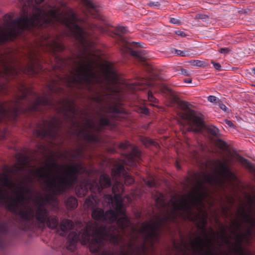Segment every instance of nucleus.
<instances>
[{"label": "nucleus", "instance_id": "nucleus-1", "mask_svg": "<svg viewBox=\"0 0 255 255\" xmlns=\"http://www.w3.org/2000/svg\"><path fill=\"white\" fill-rule=\"evenodd\" d=\"M99 57L91 53L80 55L74 62L73 70L69 76L62 80L67 86L82 83L87 85H96L102 92L96 98L97 102L104 101L106 106L103 109L105 113H118L120 111L116 103L107 101V99L119 100L120 91L119 77L114 66L109 61H103L99 65Z\"/></svg>", "mask_w": 255, "mask_h": 255}, {"label": "nucleus", "instance_id": "nucleus-2", "mask_svg": "<svg viewBox=\"0 0 255 255\" xmlns=\"http://www.w3.org/2000/svg\"><path fill=\"white\" fill-rule=\"evenodd\" d=\"M28 13L24 10L21 16L13 21L10 15H5L0 26V42L15 37L22 29L29 26H40L52 21L60 22V2L41 8L33 6Z\"/></svg>", "mask_w": 255, "mask_h": 255}, {"label": "nucleus", "instance_id": "nucleus-3", "mask_svg": "<svg viewBox=\"0 0 255 255\" xmlns=\"http://www.w3.org/2000/svg\"><path fill=\"white\" fill-rule=\"evenodd\" d=\"M208 196L207 189L202 183H198L190 192L184 196L174 197L168 205L166 220L181 217L203 225L207 222V213L204 202Z\"/></svg>", "mask_w": 255, "mask_h": 255}, {"label": "nucleus", "instance_id": "nucleus-4", "mask_svg": "<svg viewBox=\"0 0 255 255\" xmlns=\"http://www.w3.org/2000/svg\"><path fill=\"white\" fill-rule=\"evenodd\" d=\"M83 171L82 165L79 163L59 166L53 162L46 161L43 166L30 169V174L42 182L50 191L58 194L70 187L76 180L77 174Z\"/></svg>", "mask_w": 255, "mask_h": 255}, {"label": "nucleus", "instance_id": "nucleus-5", "mask_svg": "<svg viewBox=\"0 0 255 255\" xmlns=\"http://www.w3.org/2000/svg\"><path fill=\"white\" fill-rule=\"evenodd\" d=\"M0 201L7 204L10 210L29 220L34 215L30 201L23 189L16 186L6 175H0Z\"/></svg>", "mask_w": 255, "mask_h": 255}, {"label": "nucleus", "instance_id": "nucleus-6", "mask_svg": "<svg viewBox=\"0 0 255 255\" xmlns=\"http://www.w3.org/2000/svg\"><path fill=\"white\" fill-rule=\"evenodd\" d=\"M202 235H196L188 244L182 242L180 247L178 249L182 255H212V247L217 243L219 244H227L228 240L224 232L220 235L222 243H219V237L212 229H210L206 233L202 230Z\"/></svg>", "mask_w": 255, "mask_h": 255}, {"label": "nucleus", "instance_id": "nucleus-7", "mask_svg": "<svg viewBox=\"0 0 255 255\" xmlns=\"http://www.w3.org/2000/svg\"><path fill=\"white\" fill-rule=\"evenodd\" d=\"M112 231V233L104 234L102 229L97 224L90 223L87 225L86 230L82 233L78 235L75 233H72L68 236V239L72 245L80 241L82 244L88 245L91 252H95L102 246L105 240L114 243H118V231Z\"/></svg>", "mask_w": 255, "mask_h": 255}, {"label": "nucleus", "instance_id": "nucleus-8", "mask_svg": "<svg viewBox=\"0 0 255 255\" xmlns=\"http://www.w3.org/2000/svg\"><path fill=\"white\" fill-rule=\"evenodd\" d=\"M112 204L116 209V213L113 211H109L104 214L102 209H93L94 203L90 199H86L84 206L86 208L93 209L92 217L95 220L101 221H106L108 222L117 220V225L121 229L128 227L129 225V222L124 214L121 197L118 194H115L114 197L112 199Z\"/></svg>", "mask_w": 255, "mask_h": 255}, {"label": "nucleus", "instance_id": "nucleus-9", "mask_svg": "<svg viewBox=\"0 0 255 255\" xmlns=\"http://www.w3.org/2000/svg\"><path fill=\"white\" fill-rule=\"evenodd\" d=\"M238 217L247 226L245 233L240 234V240L248 241L253 234L252 228L255 226V198L248 196L247 205L239 209Z\"/></svg>", "mask_w": 255, "mask_h": 255}, {"label": "nucleus", "instance_id": "nucleus-10", "mask_svg": "<svg viewBox=\"0 0 255 255\" xmlns=\"http://www.w3.org/2000/svg\"><path fill=\"white\" fill-rule=\"evenodd\" d=\"M162 222V221L159 218L156 219L155 222L144 224L142 225L139 234L145 238V241L141 250L145 252L147 248L156 243L158 239V230Z\"/></svg>", "mask_w": 255, "mask_h": 255}, {"label": "nucleus", "instance_id": "nucleus-11", "mask_svg": "<svg viewBox=\"0 0 255 255\" xmlns=\"http://www.w3.org/2000/svg\"><path fill=\"white\" fill-rule=\"evenodd\" d=\"M109 123V119L107 116L105 115L101 118L98 125L92 121H88L82 130L81 134L85 139L92 141L95 139L94 131L100 130L103 126L108 125Z\"/></svg>", "mask_w": 255, "mask_h": 255}, {"label": "nucleus", "instance_id": "nucleus-12", "mask_svg": "<svg viewBox=\"0 0 255 255\" xmlns=\"http://www.w3.org/2000/svg\"><path fill=\"white\" fill-rule=\"evenodd\" d=\"M185 107H187L186 103L184 104ZM184 112L181 115V118L186 120L191 127L190 130L194 131H199L205 126L201 116L197 115L195 112L189 109L184 108Z\"/></svg>", "mask_w": 255, "mask_h": 255}, {"label": "nucleus", "instance_id": "nucleus-13", "mask_svg": "<svg viewBox=\"0 0 255 255\" xmlns=\"http://www.w3.org/2000/svg\"><path fill=\"white\" fill-rule=\"evenodd\" d=\"M19 90L21 93V95L18 96L17 99L14 102L6 105L0 104V119L6 113L13 112L15 113L17 112L20 100L25 97L27 93L29 92V90L23 86L19 88Z\"/></svg>", "mask_w": 255, "mask_h": 255}, {"label": "nucleus", "instance_id": "nucleus-14", "mask_svg": "<svg viewBox=\"0 0 255 255\" xmlns=\"http://www.w3.org/2000/svg\"><path fill=\"white\" fill-rule=\"evenodd\" d=\"M48 93H44L42 97H38L36 98V101L32 106V110H36L38 105L48 104L50 103V93L56 92L57 90V84L53 82L48 86Z\"/></svg>", "mask_w": 255, "mask_h": 255}, {"label": "nucleus", "instance_id": "nucleus-15", "mask_svg": "<svg viewBox=\"0 0 255 255\" xmlns=\"http://www.w3.org/2000/svg\"><path fill=\"white\" fill-rule=\"evenodd\" d=\"M111 181L107 175H103L100 177L99 183H94L93 184L88 185L87 188L95 192H100L104 188L110 186Z\"/></svg>", "mask_w": 255, "mask_h": 255}, {"label": "nucleus", "instance_id": "nucleus-16", "mask_svg": "<svg viewBox=\"0 0 255 255\" xmlns=\"http://www.w3.org/2000/svg\"><path fill=\"white\" fill-rule=\"evenodd\" d=\"M28 59L29 62L27 64L26 68L22 70L24 73H27L28 74H34L37 72V68L39 66L38 61L36 59V56L35 53L31 52L28 55Z\"/></svg>", "mask_w": 255, "mask_h": 255}, {"label": "nucleus", "instance_id": "nucleus-17", "mask_svg": "<svg viewBox=\"0 0 255 255\" xmlns=\"http://www.w3.org/2000/svg\"><path fill=\"white\" fill-rule=\"evenodd\" d=\"M218 164L220 169V176L222 178L231 182L236 180L235 175L227 167L226 162L219 161Z\"/></svg>", "mask_w": 255, "mask_h": 255}, {"label": "nucleus", "instance_id": "nucleus-18", "mask_svg": "<svg viewBox=\"0 0 255 255\" xmlns=\"http://www.w3.org/2000/svg\"><path fill=\"white\" fill-rule=\"evenodd\" d=\"M42 45H46L50 50L53 51H60L63 49L61 41L58 38H50L42 44Z\"/></svg>", "mask_w": 255, "mask_h": 255}, {"label": "nucleus", "instance_id": "nucleus-19", "mask_svg": "<svg viewBox=\"0 0 255 255\" xmlns=\"http://www.w3.org/2000/svg\"><path fill=\"white\" fill-rule=\"evenodd\" d=\"M58 124H59V121L56 119H53L49 122H46L44 124L43 134H48L50 131H52L54 128H56Z\"/></svg>", "mask_w": 255, "mask_h": 255}, {"label": "nucleus", "instance_id": "nucleus-20", "mask_svg": "<svg viewBox=\"0 0 255 255\" xmlns=\"http://www.w3.org/2000/svg\"><path fill=\"white\" fill-rule=\"evenodd\" d=\"M202 176L203 182H209L210 184H217L221 186L223 185V183L220 179L216 178L213 175H207L205 174L204 173H203Z\"/></svg>", "mask_w": 255, "mask_h": 255}, {"label": "nucleus", "instance_id": "nucleus-21", "mask_svg": "<svg viewBox=\"0 0 255 255\" xmlns=\"http://www.w3.org/2000/svg\"><path fill=\"white\" fill-rule=\"evenodd\" d=\"M35 216L37 220L41 222L44 223L47 219V212L43 206H40L37 209Z\"/></svg>", "mask_w": 255, "mask_h": 255}, {"label": "nucleus", "instance_id": "nucleus-22", "mask_svg": "<svg viewBox=\"0 0 255 255\" xmlns=\"http://www.w3.org/2000/svg\"><path fill=\"white\" fill-rule=\"evenodd\" d=\"M17 73V70L11 66H8L6 68H5L4 73H2L0 72V80L3 79L4 76L6 75H12L14 74H16ZM2 87L1 88L0 86V90H2Z\"/></svg>", "mask_w": 255, "mask_h": 255}, {"label": "nucleus", "instance_id": "nucleus-23", "mask_svg": "<svg viewBox=\"0 0 255 255\" xmlns=\"http://www.w3.org/2000/svg\"><path fill=\"white\" fill-rule=\"evenodd\" d=\"M72 227L73 223L71 221L69 220H64L61 224V229L64 232L71 229Z\"/></svg>", "mask_w": 255, "mask_h": 255}, {"label": "nucleus", "instance_id": "nucleus-24", "mask_svg": "<svg viewBox=\"0 0 255 255\" xmlns=\"http://www.w3.org/2000/svg\"><path fill=\"white\" fill-rule=\"evenodd\" d=\"M57 219L55 217H49L47 219V226L51 228H55L58 225Z\"/></svg>", "mask_w": 255, "mask_h": 255}, {"label": "nucleus", "instance_id": "nucleus-25", "mask_svg": "<svg viewBox=\"0 0 255 255\" xmlns=\"http://www.w3.org/2000/svg\"><path fill=\"white\" fill-rule=\"evenodd\" d=\"M124 171V166L122 164L118 165L112 170V175L114 176H118Z\"/></svg>", "mask_w": 255, "mask_h": 255}, {"label": "nucleus", "instance_id": "nucleus-26", "mask_svg": "<svg viewBox=\"0 0 255 255\" xmlns=\"http://www.w3.org/2000/svg\"><path fill=\"white\" fill-rule=\"evenodd\" d=\"M189 63L191 65L198 67H204L206 66V63L201 60H193L189 61Z\"/></svg>", "mask_w": 255, "mask_h": 255}, {"label": "nucleus", "instance_id": "nucleus-27", "mask_svg": "<svg viewBox=\"0 0 255 255\" xmlns=\"http://www.w3.org/2000/svg\"><path fill=\"white\" fill-rule=\"evenodd\" d=\"M67 204V206L71 208H75L78 205L77 200L74 197H70L68 198Z\"/></svg>", "mask_w": 255, "mask_h": 255}, {"label": "nucleus", "instance_id": "nucleus-28", "mask_svg": "<svg viewBox=\"0 0 255 255\" xmlns=\"http://www.w3.org/2000/svg\"><path fill=\"white\" fill-rule=\"evenodd\" d=\"M84 5L86 6L88 8H91V10H96L94 4L90 0H82Z\"/></svg>", "mask_w": 255, "mask_h": 255}, {"label": "nucleus", "instance_id": "nucleus-29", "mask_svg": "<svg viewBox=\"0 0 255 255\" xmlns=\"http://www.w3.org/2000/svg\"><path fill=\"white\" fill-rule=\"evenodd\" d=\"M208 130L210 133L214 135L217 136L219 134V130L215 127L211 126L209 127Z\"/></svg>", "mask_w": 255, "mask_h": 255}, {"label": "nucleus", "instance_id": "nucleus-30", "mask_svg": "<svg viewBox=\"0 0 255 255\" xmlns=\"http://www.w3.org/2000/svg\"><path fill=\"white\" fill-rule=\"evenodd\" d=\"M124 178L125 180V184L127 185H129L134 182V180L132 177L128 174L125 175Z\"/></svg>", "mask_w": 255, "mask_h": 255}, {"label": "nucleus", "instance_id": "nucleus-31", "mask_svg": "<svg viewBox=\"0 0 255 255\" xmlns=\"http://www.w3.org/2000/svg\"><path fill=\"white\" fill-rule=\"evenodd\" d=\"M132 44L135 45H136L137 46L142 47L141 43L139 42H132ZM131 45V43H126L125 44H124V46H125V49H130ZM123 50L125 52L128 51L127 49H124Z\"/></svg>", "mask_w": 255, "mask_h": 255}, {"label": "nucleus", "instance_id": "nucleus-32", "mask_svg": "<svg viewBox=\"0 0 255 255\" xmlns=\"http://www.w3.org/2000/svg\"><path fill=\"white\" fill-rule=\"evenodd\" d=\"M19 163V165H17L16 168L17 170H24L27 167V165L25 163H20V161L18 162Z\"/></svg>", "mask_w": 255, "mask_h": 255}, {"label": "nucleus", "instance_id": "nucleus-33", "mask_svg": "<svg viewBox=\"0 0 255 255\" xmlns=\"http://www.w3.org/2000/svg\"><path fill=\"white\" fill-rule=\"evenodd\" d=\"M217 145L223 149H225L227 148V144L225 142L222 140H219L217 142Z\"/></svg>", "mask_w": 255, "mask_h": 255}, {"label": "nucleus", "instance_id": "nucleus-34", "mask_svg": "<svg viewBox=\"0 0 255 255\" xmlns=\"http://www.w3.org/2000/svg\"><path fill=\"white\" fill-rule=\"evenodd\" d=\"M60 106H61L60 108V109L59 110L60 111L67 110L68 109V101H65L63 102Z\"/></svg>", "mask_w": 255, "mask_h": 255}, {"label": "nucleus", "instance_id": "nucleus-35", "mask_svg": "<svg viewBox=\"0 0 255 255\" xmlns=\"http://www.w3.org/2000/svg\"><path fill=\"white\" fill-rule=\"evenodd\" d=\"M139 154V151L137 148H134L132 151V158L133 157H138Z\"/></svg>", "mask_w": 255, "mask_h": 255}, {"label": "nucleus", "instance_id": "nucleus-36", "mask_svg": "<svg viewBox=\"0 0 255 255\" xmlns=\"http://www.w3.org/2000/svg\"><path fill=\"white\" fill-rule=\"evenodd\" d=\"M212 63L213 64L214 67L216 70H217V71H221L222 70V67L219 63L212 62Z\"/></svg>", "mask_w": 255, "mask_h": 255}, {"label": "nucleus", "instance_id": "nucleus-37", "mask_svg": "<svg viewBox=\"0 0 255 255\" xmlns=\"http://www.w3.org/2000/svg\"><path fill=\"white\" fill-rule=\"evenodd\" d=\"M170 22L171 23L176 24V25H178V24H180V23H181L179 19L175 18H171L170 19Z\"/></svg>", "mask_w": 255, "mask_h": 255}, {"label": "nucleus", "instance_id": "nucleus-38", "mask_svg": "<svg viewBox=\"0 0 255 255\" xmlns=\"http://www.w3.org/2000/svg\"><path fill=\"white\" fill-rule=\"evenodd\" d=\"M148 99L149 101L153 103H155L156 101V99L153 96L151 93H148Z\"/></svg>", "mask_w": 255, "mask_h": 255}, {"label": "nucleus", "instance_id": "nucleus-39", "mask_svg": "<svg viewBox=\"0 0 255 255\" xmlns=\"http://www.w3.org/2000/svg\"><path fill=\"white\" fill-rule=\"evenodd\" d=\"M146 184L149 187H152L155 185V180L154 179H150L146 182Z\"/></svg>", "mask_w": 255, "mask_h": 255}, {"label": "nucleus", "instance_id": "nucleus-40", "mask_svg": "<svg viewBox=\"0 0 255 255\" xmlns=\"http://www.w3.org/2000/svg\"><path fill=\"white\" fill-rule=\"evenodd\" d=\"M176 34L182 37H184L186 36V34L183 31L178 30L175 32Z\"/></svg>", "mask_w": 255, "mask_h": 255}, {"label": "nucleus", "instance_id": "nucleus-41", "mask_svg": "<svg viewBox=\"0 0 255 255\" xmlns=\"http://www.w3.org/2000/svg\"><path fill=\"white\" fill-rule=\"evenodd\" d=\"M208 100L211 103H214L216 102L217 98L214 96H210L208 97Z\"/></svg>", "mask_w": 255, "mask_h": 255}, {"label": "nucleus", "instance_id": "nucleus-42", "mask_svg": "<svg viewBox=\"0 0 255 255\" xmlns=\"http://www.w3.org/2000/svg\"><path fill=\"white\" fill-rule=\"evenodd\" d=\"M118 30L119 32H121L122 33H125L127 31L126 28L123 27V26H119L118 27Z\"/></svg>", "mask_w": 255, "mask_h": 255}, {"label": "nucleus", "instance_id": "nucleus-43", "mask_svg": "<svg viewBox=\"0 0 255 255\" xmlns=\"http://www.w3.org/2000/svg\"><path fill=\"white\" fill-rule=\"evenodd\" d=\"M126 163L130 166H133L134 165L132 160L130 159V157H128V161H127Z\"/></svg>", "mask_w": 255, "mask_h": 255}, {"label": "nucleus", "instance_id": "nucleus-44", "mask_svg": "<svg viewBox=\"0 0 255 255\" xmlns=\"http://www.w3.org/2000/svg\"><path fill=\"white\" fill-rule=\"evenodd\" d=\"M142 142L144 144H145L146 146L148 145V143H150L151 142V141H150L149 139L147 138H144L142 140Z\"/></svg>", "mask_w": 255, "mask_h": 255}, {"label": "nucleus", "instance_id": "nucleus-45", "mask_svg": "<svg viewBox=\"0 0 255 255\" xmlns=\"http://www.w3.org/2000/svg\"><path fill=\"white\" fill-rule=\"evenodd\" d=\"M226 124L230 128H234V124L232 122L229 120H225Z\"/></svg>", "mask_w": 255, "mask_h": 255}, {"label": "nucleus", "instance_id": "nucleus-46", "mask_svg": "<svg viewBox=\"0 0 255 255\" xmlns=\"http://www.w3.org/2000/svg\"><path fill=\"white\" fill-rule=\"evenodd\" d=\"M127 87L129 89H131V90L136 89V86L132 84H128V85H127Z\"/></svg>", "mask_w": 255, "mask_h": 255}, {"label": "nucleus", "instance_id": "nucleus-47", "mask_svg": "<svg viewBox=\"0 0 255 255\" xmlns=\"http://www.w3.org/2000/svg\"><path fill=\"white\" fill-rule=\"evenodd\" d=\"M132 54H133V55L138 57V59H139V60H141V61L143 60L142 58V57L140 58L139 57L140 54L139 53V52H133Z\"/></svg>", "mask_w": 255, "mask_h": 255}, {"label": "nucleus", "instance_id": "nucleus-48", "mask_svg": "<svg viewBox=\"0 0 255 255\" xmlns=\"http://www.w3.org/2000/svg\"><path fill=\"white\" fill-rule=\"evenodd\" d=\"M229 50L228 48H221L219 51L221 53H226L229 52Z\"/></svg>", "mask_w": 255, "mask_h": 255}, {"label": "nucleus", "instance_id": "nucleus-49", "mask_svg": "<svg viewBox=\"0 0 255 255\" xmlns=\"http://www.w3.org/2000/svg\"><path fill=\"white\" fill-rule=\"evenodd\" d=\"M220 107L224 111H227V110L228 109V108L226 107V106L224 104H221L220 105Z\"/></svg>", "mask_w": 255, "mask_h": 255}, {"label": "nucleus", "instance_id": "nucleus-50", "mask_svg": "<svg viewBox=\"0 0 255 255\" xmlns=\"http://www.w3.org/2000/svg\"><path fill=\"white\" fill-rule=\"evenodd\" d=\"M176 54L178 55L184 56L185 55V54L182 51L180 50H177L176 52Z\"/></svg>", "mask_w": 255, "mask_h": 255}, {"label": "nucleus", "instance_id": "nucleus-51", "mask_svg": "<svg viewBox=\"0 0 255 255\" xmlns=\"http://www.w3.org/2000/svg\"><path fill=\"white\" fill-rule=\"evenodd\" d=\"M142 112L144 114H147L148 113V110L147 108H144L142 109Z\"/></svg>", "mask_w": 255, "mask_h": 255}, {"label": "nucleus", "instance_id": "nucleus-52", "mask_svg": "<svg viewBox=\"0 0 255 255\" xmlns=\"http://www.w3.org/2000/svg\"><path fill=\"white\" fill-rule=\"evenodd\" d=\"M18 1H19V2H20L21 4H23L24 6L27 5V4L24 1V0H18Z\"/></svg>", "mask_w": 255, "mask_h": 255}, {"label": "nucleus", "instance_id": "nucleus-53", "mask_svg": "<svg viewBox=\"0 0 255 255\" xmlns=\"http://www.w3.org/2000/svg\"><path fill=\"white\" fill-rule=\"evenodd\" d=\"M113 190L115 192H120V190L117 189V186H115L114 187H113Z\"/></svg>", "mask_w": 255, "mask_h": 255}, {"label": "nucleus", "instance_id": "nucleus-54", "mask_svg": "<svg viewBox=\"0 0 255 255\" xmlns=\"http://www.w3.org/2000/svg\"><path fill=\"white\" fill-rule=\"evenodd\" d=\"M75 247H68V249L70 250H74Z\"/></svg>", "mask_w": 255, "mask_h": 255}, {"label": "nucleus", "instance_id": "nucleus-55", "mask_svg": "<svg viewBox=\"0 0 255 255\" xmlns=\"http://www.w3.org/2000/svg\"><path fill=\"white\" fill-rule=\"evenodd\" d=\"M44 0H35V2L37 3H39L44 1Z\"/></svg>", "mask_w": 255, "mask_h": 255}, {"label": "nucleus", "instance_id": "nucleus-56", "mask_svg": "<svg viewBox=\"0 0 255 255\" xmlns=\"http://www.w3.org/2000/svg\"><path fill=\"white\" fill-rule=\"evenodd\" d=\"M182 72L183 74H186L187 71L185 70H182Z\"/></svg>", "mask_w": 255, "mask_h": 255}, {"label": "nucleus", "instance_id": "nucleus-57", "mask_svg": "<svg viewBox=\"0 0 255 255\" xmlns=\"http://www.w3.org/2000/svg\"><path fill=\"white\" fill-rule=\"evenodd\" d=\"M185 82H187V83H191V80L189 79L188 81H186Z\"/></svg>", "mask_w": 255, "mask_h": 255}, {"label": "nucleus", "instance_id": "nucleus-58", "mask_svg": "<svg viewBox=\"0 0 255 255\" xmlns=\"http://www.w3.org/2000/svg\"><path fill=\"white\" fill-rule=\"evenodd\" d=\"M31 0H27V4L29 5V2L31 1Z\"/></svg>", "mask_w": 255, "mask_h": 255}, {"label": "nucleus", "instance_id": "nucleus-59", "mask_svg": "<svg viewBox=\"0 0 255 255\" xmlns=\"http://www.w3.org/2000/svg\"><path fill=\"white\" fill-rule=\"evenodd\" d=\"M253 73L255 75V69L253 70Z\"/></svg>", "mask_w": 255, "mask_h": 255}, {"label": "nucleus", "instance_id": "nucleus-60", "mask_svg": "<svg viewBox=\"0 0 255 255\" xmlns=\"http://www.w3.org/2000/svg\"><path fill=\"white\" fill-rule=\"evenodd\" d=\"M238 228H240V225H238Z\"/></svg>", "mask_w": 255, "mask_h": 255}, {"label": "nucleus", "instance_id": "nucleus-61", "mask_svg": "<svg viewBox=\"0 0 255 255\" xmlns=\"http://www.w3.org/2000/svg\"><path fill=\"white\" fill-rule=\"evenodd\" d=\"M41 147L43 148H44L43 146V145H41Z\"/></svg>", "mask_w": 255, "mask_h": 255}, {"label": "nucleus", "instance_id": "nucleus-62", "mask_svg": "<svg viewBox=\"0 0 255 255\" xmlns=\"http://www.w3.org/2000/svg\"><path fill=\"white\" fill-rule=\"evenodd\" d=\"M120 187H122V185L121 184H118Z\"/></svg>", "mask_w": 255, "mask_h": 255}]
</instances>
